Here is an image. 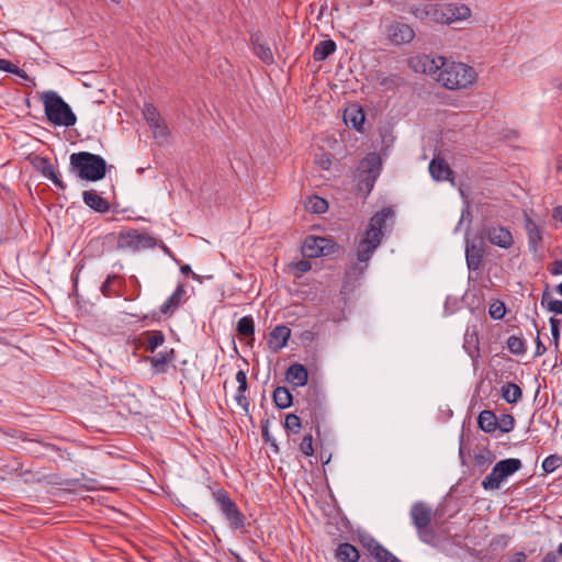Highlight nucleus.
<instances>
[{
	"label": "nucleus",
	"instance_id": "6e6d98bb",
	"mask_svg": "<svg viewBox=\"0 0 562 562\" xmlns=\"http://www.w3.org/2000/svg\"><path fill=\"white\" fill-rule=\"evenodd\" d=\"M549 271L553 276L562 274V258L552 262Z\"/></svg>",
	"mask_w": 562,
	"mask_h": 562
},
{
	"label": "nucleus",
	"instance_id": "0eeeda50",
	"mask_svg": "<svg viewBox=\"0 0 562 562\" xmlns=\"http://www.w3.org/2000/svg\"><path fill=\"white\" fill-rule=\"evenodd\" d=\"M519 459L509 458L498 461L482 482L484 490H497L502 482L521 468Z\"/></svg>",
	"mask_w": 562,
	"mask_h": 562
},
{
	"label": "nucleus",
	"instance_id": "9b49d317",
	"mask_svg": "<svg viewBox=\"0 0 562 562\" xmlns=\"http://www.w3.org/2000/svg\"><path fill=\"white\" fill-rule=\"evenodd\" d=\"M359 182L364 183L368 192L374 187L375 180L381 171V159L378 155H368L360 161L358 167Z\"/></svg>",
	"mask_w": 562,
	"mask_h": 562
},
{
	"label": "nucleus",
	"instance_id": "a878e982",
	"mask_svg": "<svg viewBox=\"0 0 562 562\" xmlns=\"http://www.w3.org/2000/svg\"><path fill=\"white\" fill-rule=\"evenodd\" d=\"M186 295V289L183 284H179L172 294L161 304L160 312L164 315H172L175 311L181 304L183 296Z\"/></svg>",
	"mask_w": 562,
	"mask_h": 562
},
{
	"label": "nucleus",
	"instance_id": "393cba45",
	"mask_svg": "<svg viewBox=\"0 0 562 562\" xmlns=\"http://www.w3.org/2000/svg\"><path fill=\"white\" fill-rule=\"evenodd\" d=\"M525 228L528 235L529 249L537 252L542 241V234L540 227L528 215L525 218Z\"/></svg>",
	"mask_w": 562,
	"mask_h": 562
},
{
	"label": "nucleus",
	"instance_id": "f03ea898",
	"mask_svg": "<svg viewBox=\"0 0 562 562\" xmlns=\"http://www.w3.org/2000/svg\"><path fill=\"white\" fill-rule=\"evenodd\" d=\"M106 161L103 157L89 151H79L70 155L69 169L78 178L95 182L106 175Z\"/></svg>",
	"mask_w": 562,
	"mask_h": 562
},
{
	"label": "nucleus",
	"instance_id": "7ed1b4c3",
	"mask_svg": "<svg viewBox=\"0 0 562 562\" xmlns=\"http://www.w3.org/2000/svg\"><path fill=\"white\" fill-rule=\"evenodd\" d=\"M44 111L47 120L56 126L70 127L77 122V117L65 100L53 90L42 94Z\"/></svg>",
	"mask_w": 562,
	"mask_h": 562
},
{
	"label": "nucleus",
	"instance_id": "052dcab7",
	"mask_svg": "<svg viewBox=\"0 0 562 562\" xmlns=\"http://www.w3.org/2000/svg\"><path fill=\"white\" fill-rule=\"evenodd\" d=\"M180 271H181L182 273H184V274L192 273V278H193L194 280H199V276H198V274H195L194 272H192L191 267H190L189 265H183V266H181V267H180Z\"/></svg>",
	"mask_w": 562,
	"mask_h": 562
},
{
	"label": "nucleus",
	"instance_id": "4d7b16f0",
	"mask_svg": "<svg viewBox=\"0 0 562 562\" xmlns=\"http://www.w3.org/2000/svg\"><path fill=\"white\" fill-rule=\"evenodd\" d=\"M547 348L546 346L542 344L539 335L537 336L536 338V351H535V356L536 357H539V356H542L544 352H546Z\"/></svg>",
	"mask_w": 562,
	"mask_h": 562
},
{
	"label": "nucleus",
	"instance_id": "473e14b6",
	"mask_svg": "<svg viewBox=\"0 0 562 562\" xmlns=\"http://www.w3.org/2000/svg\"><path fill=\"white\" fill-rule=\"evenodd\" d=\"M501 392L502 398L506 401L508 404L517 403L522 395L521 389L513 382L504 383L501 387Z\"/></svg>",
	"mask_w": 562,
	"mask_h": 562
},
{
	"label": "nucleus",
	"instance_id": "49530a36",
	"mask_svg": "<svg viewBox=\"0 0 562 562\" xmlns=\"http://www.w3.org/2000/svg\"><path fill=\"white\" fill-rule=\"evenodd\" d=\"M505 312H506V307H505L504 303H502V302L493 303L490 306V311H488L491 317L494 319H502L505 315Z\"/></svg>",
	"mask_w": 562,
	"mask_h": 562
},
{
	"label": "nucleus",
	"instance_id": "20e7f679",
	"mask_svg": "<svg viewBox=\"0 0 562 562\" xmlns=\"http://www.w3.org/2000/svg\"><path fill=\"white\" fill-rule=\"evenodd\" d=\"M477 75L473 67L463 63L447 61L438 74L437 81L450 90L464 89L476 81Z\"/></svg>",
	"mask_w": 562,
	"mask_h": 562
},
{
	"label": "nucleus",
	"instance_id": "774afa93",
	"mask_svg": "<svg viewBox=\"0 0 562 562\" xmlns=\"http://www.w3.org/2000/svg\"><path fill=\"white\" fill-rule=\"evenodd\" d=\"M557 168H558V171L562 173V160L561 159L558 160Z\"/></svg>",
	"mask_w": 562,
	"mask_h": 562
},
{
	"label": "nucleus",
	"instance_id": "c9c22d12",
	"mask_svg": "<svg viewBox=\"0 0 562 562\" xmlns=\"http://www.w3.org/2000/svg\"><path fill=\"white\" fill-rule=\"evenodd\" d=\"M165 342V335L160 330L149 331L147 334L145 349L149 352H155V350Z\"/></svg>",
	"mask_w": 562,
	"mask_h": 562
},
{
	"label": "nucleus",
	"instance_id": "37998d69",
	"mask_svg": "<svg viewBox=\"0 0 562 562\" xmlns=\"http://www.w3.org/2000/svg\"><path fill=\"white\" fill-rule=\"evenodd\" d=\"M378 562H402L383 546L373 554Z\"/></svg>",
	"mask_w": 562,
	"mask_h": 562
},
{
	"label": "nucleus",
	"instance_id": "a19ab883",
	"mask_svg": "<svg viewBox=\"0 0 562 562\" xmlns=\"http://www.w3.org/2000/svg\"><path fill=\"white\" fill-rule=\"evenodd\" d=\"M0 70L14 74L23 79L27 78L26 72L23 69H20L18 66H15L13 63L7 59H0Z\"/></svg>",
	"mask_w": 562,
	"mask_h": 562
},
{
	"label": "nucleus",
	"instance_id": "2eb2a0df",
	"mask_svg": "<svg viewBox=\"0 0 562 562\" xmlns=\"http://www.w3.org/2000/svg\"><path fill=\"white\" fill-rule=\"evenodd\" d=\"M485 254V243L483 239H473L467 241L465 260L470 270H479L483 262Z\"/></svg>",
	"mask_w": 562,
	"mask_h": 562
},
{
	"label": "nucleus",
	"instance_id": "4be33fe9",
	"mask_svg": "<svg viewBox=\"0 0 562 562\" xmlns=\"http://www.w3.org/2000/svg\"><path fill=\"white\" fill-rule=\"evenodd\" d=\"M285 380L295 387H302L308 381L307 369L301 363H293L285 372Z\"/></svg>",
	"mask_w": 562,
	"mask_h": 562
},
{
	"label": "nucleus",
	"instance_id": "8fccbe9b",
	"mask_svg": "<svg viewBox=\"0 0 562 562\" xmlns=\"http://www.w3.org/2000/svg\"><path fill=\"white\" fill-rule=\"evenodd\" d=\"M549 323H550V327H551L552 341L555 345V347L558 348V346H559V338H560V324H561V322L558 318H555V317H551L549 319Z\"/></svg>",
	"mask_w": 562,
	"mask_h": 562
},
{
	"label": "nucleus",
	"instance_id": "5fc2aeb1",
	"mask_svg": "<svg viewBox=\"0 0 562 562\" xmlns=\"http://www.w3.org/2000/svg\"><path fill=\"white\" fill-rule=\"evenodd\" d=\"M316 162L323 170H328L331 166L330 155L326 153L322 154L316 158Z\"/></svg>",
	"mask_w": 562,
	"mask_h": 562
},
{
	"label": "nucleus",
	"instance_id": "c756f323",
	"mask_svg": "<svg viewBox=\"0 0 562 562\" xmlns=\"http://www.w3.org/2000/svg\"><path fill=\"white\" fill-rule=\"evenodd\" d=\"M272 400L278 408H289L293 403V397L285 386H278L272 393Z\"/></svg>",
	"mask_w": 562,
	"mask_h": 562
},
{
	"label": "nucleus",
	"instance_id": "de8ad7c7",
	"mask_svg": "<svg viewBox=\"0 0 562 562\" xmlns=\"http://www.w3.org/2000/svg\"><path fill=\"white\" fill-rule=\"evenodd\" d=\"M362 546L373 555L382 546L374 538L366 536L361 538Z\"/></svg>",
	"mask_w": 562,
	"mask_h": 562
},
{
	"label": "nucleus",
	"instance_id": "bb28decb",
	"mask_svg": "<svg viewBox=\"0 0 562 562\" xmlns=\"http://www.w3.org/2000/svg\"><path fill=\"white\" fill-rule=\"evenodd\" d=\"M82 199L86 205L99 213L110 210V203L93 190L83 191Z\"/></svg>",
	"mask_w": 562,
	"mask_h": 562
},
{
	"label": "nucleus",
	"instance_id": "4468645a",
	"mask_svg": "<svg viewBox=\"0 0 562 562\" xmlns=\"http://www.w3.org/2000/svg\"><path fill=\"white\" fill-rule=\"evenodd\" d=\"M30 162L36 171H38L46 179L50 180L60 190L66 189V184L59 179V177L55 172V168L50 162L49 158L43 156H33L30 157Z\"/></svg>",
	"mask_w": 562,
	"mask_h": 562
},
{
	"label": "nucleus",
	"instance_id": "79ce46f5",
	"mask_svg": "<svg viewBox=\"0 0 562 562\" xmlns=\"http://www.w3.org/2000/svg\"><path fill=\"white\" fill-rule=\"evenodd\" d=\"M328 203L325 199L314 196L310 200V210L316 214H323L327 211Z\"/></svg>",
	"mask_w": 562,
	"mask_h": 562
},
{
	"label": "nucleus",
	"instance_id": "5701e85b",
	"mask_svg": "<svg viewBox=\"0 0 562 562\" xmlns=\"http://www.w3.org/2000/svg\"><path fill=\"white\" fill-rule=\"evenodd\" d=\"M429 172L436 181H452L453 171L449 165L439 158H434L429 162Z\"/></svg>",
	"mask_w": 562,
	"mask_h": 562
},
{
	"label": "nucleus",
	"instance_id": "e433bc0d",
	"mask_svg": "<svg viewBox=\"0 0 562 562\" xmlns=\"http://www.w3.org/2000/svg\"><path fill=\"white\" fill-rule=\"evenodd\" d=\"M506 345L513 355L521 356L526 352V340L522 337L513 335L507 339Z\"/></svg>",
	"mask_w": 562,
	"mask_h": 562
},
{
	"label": "nucleus",
	"instance_id": "ea45409f",
	"mask_svg": "<svg viewBox=\"0 0 562 562\" xmlns=\"http://www.w3.org/2000/svg\"><path fill=\"white\" fill-rule=\"evenodd\" d=\"M497 429H499L502 432H509L514 429L515 426V418L509 414H502L497 418Z\"/></svg>",
	"mask_w": 562,
	"mask_h": 562
},
{
	"label": "nucleus",
	"instance_id": "e2e57ef3",
	"mask_svg": "<svg viewBox=\"0 0 562 562\" xmlns=\"http://www.w3.org/2000/svg\"><path fill=\"white\" fill-rule=\"evenodd\" d=\"M491 460L485 458L484 456L482 454H479L476 456L475 458V463L479 465V467H484L485 464L490 463Z\"/></svg>",
	"mask_w": 562,
	"mask_h": 562
},
{
	"label": "nucleus",
	"instance_id": "69168bd1",
	"mask_svg": "<svg viewBox=\"0 0 562 562\" xmlns=\"http://www.w3.org/2000/svg\"><path fill=\"white\" fill-rule=\"evenodd\" d=\"M16 438H18V439H20V440H22V441H26V440H29V438H27L26 434H25V432H22V431H20V432L16 435Z\"/></svg>",
	"mask_w": 562,
	"mask_h": 562
},
{
	"label": "nucleus",
	"instance_id": "864d4df0",
	"mask_svg": "<svg viewBox=\"0 0 562 562\" xmlns=\"http://www.w3.org/2000/svg\"><path fill=\"white\" fill-rule=\"evenodd\" d=\"M116 277L115 276H108V278L104 280V282L102 283L100 290L102 292V294L106 297H110L112 296V289H111V283L112 281L115 279Z\"/></svg>",
	"mask_w": 562,
	"mask_h": 562
},
{
	"label": "nucleus",
	"instance_id": "39448f33",
	"mask_svg": "<svg viewBox=\"0 0 562 562\" xmlns=\"http://www.w3.org/2000/svg\"><path fill=\"white\" fill-rule=\"evenodd\" d=\"M311 394V389H308ZM313 396L306 400V406L301 409L302 417L295 414H288L285 417V428L293 434H297L301 429V419L308 417L312 425L318 429L319 422L324 418L325 407L323 401L318 397L316 390L312 391Z\"/></svg>",
	"mask_w": 562,
	"mask_h": 562
},
{
	"label": "nucleus",
	"instance_id": "c03bdc74",
	"mask_svg": "<svg viewBox=\"0 0 562 562\" xmlns=\"http://www.w3.org/2000/svg\"><path fill=\"white\" fill-rule=\"evenodd\" d=\"M561 464V458L558 456H549L542 462V469L547 473L553 472Z\"/></svg>",
	"mask_w": 562,
	"mask_h": 562
},
{
	"label": "nucleus",
	"instance_id": "58836bf2",
	"mask_svg": "<svg viewBox=\"0 0 562 562\" xmlns=\"http://www.w3.org/2000/svg\"><path fill=\"white\" fill-rule=\"evenodd\" d=\"M143 115L149 126L154 124L157 125V122L161 119L158 110L150 103L144 105Z\"/></svg>",
	"mask_w": 562,
	"mask_h": 562
},
{
	"label": "nucleus",
	"instance_id": "680f3d73",
	"mask_svg": "<svg viewBox=\"0 0 562 562\" xmlns=\"http://www.w3.org/2000/svg\"><path fill=\"white\" fill-rule=\"evenodd\" d=\"M552 217L555 221H560L562 223V206H557L553 209Z\"/></svg>",
	"mask_w": 562,
	"mask_h": 562
},
{
	"label": "nucleus",
	"instance_id": "0e129e2a",
	"mask_svg": "<svg viewBox=\"0 0 562 562\" xmlns=\"http://www.w3.org/2000/svg\"><path fill=\"white\" fill-rule=\"evenodd\" d=\"M262 437H263L266 442L270 441L269 431H268V427L267 426L262 427Z\"/></svg>",
	"mask_w": 562,
	"mask_h": 562
},
{
	"label": "nucleus",
	"instance_id": "09e8293b",
	"mask_svg": "<svg viewBox=\"0 0 562 562\" xmlns=\"http://www.w3.org/2000/svg\"><path fill=\"white\" fill-rule=\"evenodd\" d=\"M300 450L302 453H304L306 457H311L313 456L314 453V448H313V438H312V435H306L301 445H300Z\"/></svg>",
	"mask_w": 562,
	"mask_h": 562
},
{
	"label": "nucleus",
	"instance_id": "338daca9",
	"mask_svg": "<svg viewBox=\"0 0 562 562\" xmlns=\"http://www.w3.org/2000/svg\"><path fill=\"white\" fill-rule=\"evenodd\" d=\"M557 552H558V554H559V558H561V560H562V543H560V544L558 546Z\"/></svg>",
	"mask_w": 562,
	"mask_h": 562
},
{
	"label": "nucleus",
	"instance_id": "412c9836",
	"mask_svg": "<svg viewBox=\"0 0 562 562\" xmlns=\"http://www.w3.org/2000/svg\"><path fill=\"white\" fill-rule=\"evenodd\" d=\"M175 358V349L166 348L153 357H147L145 360L151 364L157 373H165L169 367V363H171Z\"/></svg>",
	"mask_w": 562,
	"mask_h": 562
},
{
	"label": "nucleus",
	"instance_id": "f3484780",
	"mask_svg": "<svg viewBox=\"0 0 562 562\" xmlns=\"http://www.w3.org/2000/svg\"><path fill=\"white\" fill-rule=\"evenodd\" d=\"M463 349L472 359L475 366L480 358L479 330L475 325L468 326L463 337Z\"/></svg>",
	"mask_w": 562,
	"mask_h": 562
},
{
	"label": "nucleus",
	"instance_id": "ddd939ff",
	"mask_svg": "<svg viewBox=\"0 0 562 562\" xmlns=\"http://www.w3.org/2000/svg\"><path fill=\"white\" fill-rule=\"evenodd\" d=\"M484 236L487 240L504 249H508L514 244V238L510 231L501 225H492L484 228Z\"/></svg>",
	"mask_w": 562,
	"mask_h": 562
},
{
	"label": "nucleus",
	"instance_id": "4c0bfd02",
	"mask_svg": "<svg viewBox=\"0 0 562 562\" xmlns=\"http://www.w3.org/2000/svg\"><path fill=\"white\" fill-rule=\"evenodd\" d=\"M541 304L554 314H562V301L552 299L548 292L542 294Z\"/></svg>",
	"mask_w": 562,
	"mask_h": 562
},
{
	"label": "nucleus",
	"instance_id": "c85d7f7f",
	"mask_svg": "<svg viewBox=\"0 0 562 562\" xmlns=\"http://www.w3.org/2000/svg\"><path fill=\"white\" fill-rule=\"evenodd\" d=\"M336 558L340 562H357L360 554L353 544L345 542L338 544L336 549Z\"/></svg>",
	"mask_w": 562,
	"mask_h": 562
},
{
	"label": "nucleus",
	"instance_id": "603ef678",
	"mask_svg": "<svg viewBox=\"0 0 562 562\" xmlns=\"http://www.w3.org/2000/svg\"><path fill=\"white\" fill-rule=\"evenodd\" d=\"M150 128L153 130L155 137H166L168 135L167 126L161 119L157 122V125H150Z\"/></svg>",
	"mask_w": 562,
	"mask_h": 562
},
{
	"label": "nucleus",
	"instance_id": "6ab92c4d",
	"mask_svg": "<svg viewBox=\"0 0 562 562\" xmlns=\"http://www.w3.org/2000/svg\"><path fill=\"white\" fill-rule=\"evenodd\" d=\"M291 336V330L285 325L276 326L269 334L268 345L273 352H279L283 349Z\"/></svg>",
	"mask_w": 562,
	"mask_h": 562
},
{
	"label": "nucleus",
	"instance_id": "6e6552de",
	"mask_svg": "<svg viewBox=\"0 0 562 562\" xmlns=\"http://www.w3.org/2000/svg\"><path fill=\"white\" fill-rule=\"evenodd\" d=\"M156 238L147 232L131 229L121 232L117 236V248L140 251L156 247Z\"/></svg>",
	"mask_w": 562,
	"mask_h": 562
},
{
	"label": "nucleus",
	"instance_id": "cd10ccee",
	"mask_svg": "<svg viewBox=\"0 0 562 562\" xmlns=\"http://www.w3.org/2000/svg\"><path fill=\"white\" fill-rule=\"evenodd\" d=\"M236 382L238 383L237 392L235 395V401L240 406L245 413H248L249 409V402L247 397L245 396V392L247 391L248 384H247V375L244 370H239L236 373Z\"/></svg>",
	"mask_w": 562,
	"mask_h": 562
},
{
	"label": "nucleus",
	"instance_id": "bf43d9fd",
	"mask_svg": "<svg viewBox=\"0 0 562 562\" xmlns=\"http://www.w3.org/2000/svg\"><path fill=\"white\" fill-rule=\"evenodd\" d=\"M527 555L524 551H518L513 554L510 562H526Z\"/></svg>",
	"mask_w": 562,
	"mask_h": 562
},
{
	"label": "nucleus",
	"instance_id": "3c124183",
	"mask_svg": "<svg viewBox=\"0 0 562 562\" xmlns=\"http://www.w3.org/2000/svg\"><path fill=\"white\" fill-rule=\"evenodd\" d=\"M416 530H417L419 539L423 542L432 543V541L435 539V532L431 529H429L428 527H424V528L416 529Z\"/></svg>",
	"mask_w": 562,
	"mask_h": 562
},
{
	"label": "nucleus",
	"instance_id": "dca6fc26",
	"mask_svg": "<svg viewBox=\"0 0 562 562\" xmlns=\"http://www.w3.org/2000/svg\"><path fill=\"white\" fill-rule=\"evenodd\" d=\"M387 36L395 45L406 44L415 37V31L406 23L394 22L387 27Z\"/></svg>",
	"mask_w": 562,
	"mask_h": 562
},
{
	"label": "nucleus",
	"instance_id": "a211bd4d",
	"mask_svg": "<svg viewBox=\"0 0 562 562\" xmlns=\"http://www.w3.org/2000/svg\"><path fill=\"white\" fill-rule=\"evenodd\" d=\"M409 515L414 527L420 529L429 526L432 510L425 503L416 502L412 505Z\"/></svg>",
	"mask_w": 562,
	"mask_h": 562
},
{
	"label": "nucleus",
	"instance_id": "13d9d810",
	"mask_svg": "<svg viewBox=\"0 0 562 562\" xmlns=\"http://www.w3.org/2000/svg\"><path fill=\"white\" fill-rule=\"evenodd\" d=\"M558 552L549 551L544 554L542 562H558Z\"/></svg>",
	"mask_w": 562,
	"mask_h": 562
},
{
	"label": "nucleus",
	"instance_id": "7c9ffc66",
	"mask_svg": "<svg viewBox=\"0 0 562 562\" xmlns=\"http://www.w3.org/2000/svg\"><path fill=\"white\" fill-rule=\"evenodd\" d=\"M336 50V43L333 40L321 41L313 52V58L316 61L325 60L329 55Z\"/></svg>",
	"mask_w": 562,
	"mask_h": 562
},
{
	"label": "nucleus",
	"instance_id": "423d86ee",
	"mask_svg": "<svg viewBox=\"0 0 562 562\" xmlns=\"http://www.w3.org/2000/svg\"><path fill=\"white\" fill-rule=\"evenodd\" d=\"M213 496L218 510L226 519L229 528L233 530L244 528L246 517L231 498L229 494L224 488H221L214 492Z\"/></svg>",
	"mask_w": 562,
	"mask_h": 562
},
{
	"label": "nucleus",
	"instance_id": "9d476101",
	"mask_svg": "<svg viewBox=\"0 0 562 562\" xmlns=\"http://www.w3.org/2000/svg\"><path fill=\"white\" fill-rule=\"evenodd\" d=\"M471 9L463 3H436V23L451 24L469 19Z\"/></svg>",
	"mask_w": 562,
	"mask_h": 562
},
{
	"label": "nucleus",
	"instance_id": "1a4fd4ad",
	"mask_svg": "<svg viewBox=\"0 0 562 562\" xmlns=\"http://www.w3.org/2000/svg\"><path fill=\"white\" fill-rule=\"evenodd\" d=\"M338 249V244L331 237L307 236L302 245V254L306 258L329 256Z\"/></svg>",
	"mask_w": 562,
	"mask_h": 562
},
{
	"label": "nucleus",
	"instance_id": "2f4dec72",
	"mask_svg": "<svg viewBox=\"0 0 562 562\" xmlns=\"http://www.w3.org/2000/svg\"><path fill=\"white\" fill-rule=\"evenodd\" d=\"M477 424L481 430L491 434L497 429V417L492 411H483L479 415Z\"/></svg>",
	"mask_w": 562,
	"mask_h": 562
},
{
	"label": "nucleus",
	"instance_id": "aec40b11",
	"mask_svg": "<svg viewBox=\"0 0 562 562\" xmlns=\"http://www.w3.org/2000/svg\"><path fill=\"white\" fill-rule=\"evenodd\" d=\"M404 10L419 21H436V3H408Z\"/></svg>",
	"mask_w": 562,
	"mask_h": 562
},
{
	"label": "nucleus",
	"instance_id": "f8f14e48",
	"mask_svg": "<svg viewBox=\"0 0 562 562\" xmlns=\"http://www.w3.org/2000/svg\"><path fill=\"white\" fill-rule=\"evenodd\" d=\"M409 65L416 72H424L437 79L440 70L447 65V60L441 56L423 55L411 59Z\"/></svg>",
	"mask_w": 562,
	"mask_h": 562
},
{
	"label": "nucleus",
	"instance_id": "a18cd8bd",
	"mask_svg": "<svg viewBox=\"0 0 562 562\" xmlns=\"http://www.w3.org/2000/svg\"><path fill=\"white\" fill-rule=\"evenodd\" d=\"M291 268L295 272L296 277H301L312 269V263L308 260L303 259L296 262H292Z\"/></svg>",
	"mask_w": 562,
	"mask_h": 562
},
{
	"label": "nucleus",
	"instance_id": "f704fd0d",
	"mask_svg": "<svg viewBox=\"0 0 562 562\" xmlns=\"http://www.w3.org/2000/svg\"><path fill=\"white\" fill-rule=\"evenodd\" d=\"M238 335L245 338L254 337L255 335V322L250 315L241 317L237 322Z\"/></svg>",
	"mask_w": 562,
	"mask_h": 562
},
{
	"label": "nucleus",
	"instance_id": "f257e3e1",
	"mask_svg": "<svg viewBox=\"0 0 562 562\" xmlns=\"http://www.w3.org/2000/svg\"><path fill=\"white\" fill-rule=\"evenodd\" d=\"M393 216L394 212L391 207H383L370 218L363 237L357 244L356 257L359 263L367 266L382 241L386 221Z\"/></svg>",
	"mask_w": 562,
	"mask_h": 562
},
{
	"label": "nucleus",
	"instance_id": "b1692460",
	"mask_svg": "<svg viewBox=\"0 0 562 562\" xmlns=\"http://www.w3.org/2000/svg\"><path fill=\"white\" fill-rule=\"evenodd\" d=\"M364 112L362 108L358 104L349 105L344 113V121L347 125L352 126L357 131H362V126L364 123Z\"/></svg>",
	"mask_w": 562,
	"mask_h": 562
},
{
	"label": "nucleus",
	"instance_id": "72a5a7b5",
	"mask_svg": "<svg viewBox=\"0 0 562 562\" xmlns=\"http://www.w3.org/2000/svg\"><path fill=\"white\" fill-rule=\"evenodd\" d=\"M252 47L256 56L259 57L265 64L270 65L273 63V54L271 48L267 44L260 43L258 36L252 38Z\"/></svg>",
	"mask_w": 562,
	"mask_h": 562
}]
</instances>
